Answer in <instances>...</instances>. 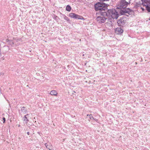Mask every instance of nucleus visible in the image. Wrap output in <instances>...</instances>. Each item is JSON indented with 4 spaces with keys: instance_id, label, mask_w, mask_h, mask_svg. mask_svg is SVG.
I'll list each match as a JSON object with an SVG mask.
<instances>
[{
    "instance_id": "nucleus-1",
    "label": "nucleus",
    "mask_w": 150,
    "mask_h": 150,
    "mask_svg": "<svg viewBox=\"0 0 150 150\" xmlns=\"http://www.w3.org/2000/svg\"><path fill=\"white\" fill-rule=\"evenodd\" d=\"M107 13L108 17V21L111 22L112 19H117L119 16V13L115 9L107 10Z\"/></svg>"
},
{
    "instance_id": "nucleus-2",
    "label": "nucleus",
    "mask_w": 150,
    "mask_h": 150,
    "mask_svg": "<svg viewBox=\"0 0 150 150\" xmlns=\"http://www.w3.org/2000/svg\"><path fill=\"white\" fill-rule=\"evenodd\" d=\"M108 5L103 2H98L94 5L95 10L96 11H100V12L105 11L108 10L107 7Z\"/></svg>"
},
{
    "instance_id": "nucleus-3",
    "label": "nucleus",
    "mask_w": 150,
    "mask_h": 150,
    "mask_svg": "<svg viewBox=\"0 0 150 150\" xmlns=\"http://www.w3.org/2000/svg\"><path fill=\"white\" fill-rule=\"evenodd\" d=\"M100 16H98L96 19L97 21L99 23H104L106 20H108V17L106 11L100 12Z\"/></svg>"
},
{
    "instance_id": "nucleus-4",
    "label": "nucleus",
    "mask_w": 150,
    "mask_h": 150,
    "mask_svg": "<svg viewBox=\"0 0 150 150\" xmlns=\"http://www.w3.org/2000/svg\"><path fill=\"white\" fill-rule=\"evenodd\" d=\"M119 15H125L127 16H129V15H131L134 11L129 8H119Z\"/></svg>"
},
{
    "instance_id": "nucleus-5",
    "label": "nucleus",
    "mask_w": 150,
    "mask_h": 150,
    "mask_svg": "<svg viewBox=\"0 0 150 150\" xmlns=\"http://www.w3.org/2000/svg\"><path fill=\"white\" fill-rule=\"evenodd\" d=\"M127 19V17L125 16L120 18V19L117 21L118 25L119 26L123 27L126 23Z\"/></svg>"
},
{
    "instance_id": "nucleus-6",
    "label": "nucleus",
    "mask_w": 150,
    "mask_h": 150,
    "mask_svg": "<svg viewBox=\"0 0 150 150\" xmlns=\"http://www.w3.org/2000/svg\"><path fill=\"white\" fill-rule=\"evenodd\" d=\"M129 4V3L126 1L125 0H121L118 5V7L116 8H126V7Z\"/></svg>"
},
{
    "instance_id": "nucleus-7",
    "label": "nucleus",
    "mask_w": 150,
    "mask_h": 150,
    "mask_svg": "<svg viewBox=\"0 0 150 150\" xmlns=\"http://www.w3.org/2000/svg\"><path fill=\"white\" fill-rule=\"evenodd\" d=\"M123 31V30L121 28H117L115 29V33L117 35H121Z\"/></svg>"
},
{
    "instance_id": "nucleus-8",
    "label": "nucleus",
    "mask_w": 150,
    "mask_h": 150,
    "mask_svg": "<svg viewBox=\"0 0 150 150\" xmlns=\"http://www.w3.org/2000/svg\"><path fill=\"white\" fill-rule=\"evenodd\" d=\"M2 50L3 51V52L4 53H6V52H8L9 50V48L8 46H4L3 47Z\"/></svg>"
},
{
    "instance_id": "nucleus-9",
    "label": "nucleus",
    "mask_w": 150,
    "mask_h": 150,
    "mask_svg": "<svg viewBox=\"0 0 150 150\" xmlns=\"http://www.w3.org/2000/svg\"><path fill=\"white\" fill-rule=\"evenodd\" d=\"M6 42L7 43V44L11 45V46L13 47L14 45V42L12 40H10L8 39H7L6 40Z\"/></svg>"
},
{
    "instance_id": "nucleus-10",
    "label": "nucleus",
    "mask_w": 150,
    "mask_h": 150,
    "mask_svg": "<svg viewBox=\"0 0 150 150\" xmlns=\"http://www.w3.org/2000/svg\"><path fill=\"white\" fill-rule=\"evenodd\" d=\"M77 14L75 13H70L69 14V16L71 18L76 19Z\"/></svg>"
},
{
    "instance_id": "nucleus-11",
    "label": "nucleus",
    "mask_w": 150,
    "mask_h": 150,
    "mask_svg": "<svg viewBox=\"0 0 150 150\" xmlns=\"http://www.w3.org/2000/svg\"><path fill=\"white\" fill-rule=\"evenodd\" d=\"M21 112L24 114H25L27 112V109L25 107H23L21 108Z\"/></svg>"
},
{
    "instance_id": "nucleus-12",
    "label": "nucleus",
    "mask_w": 150,
    "mask_h": 150,
    "mask_svg": "<svg viewBox=\"0 0 150 150\" xmlns=\"http://www.w3.org/2000/svg\"><path fill=\"white\" fill-rule=\"evenodd\" d=\"M23 119L24 121H25L26 124H27L29 121L28 118L26 117V116H24V117L23 118Z\"/></svg>"
},
{
    "instance_id": "nucleus-13",
    "label": "nucleus",
    "mask_w": 150,
    "mask_h": 150,
    "mask_svg": "<svg viewBox=\"0 0 150 150\" xmlns=\"http://www.w3.org/2000/svg\"><path fill=\"white\" fill-rule=\"evenodd\" d=\"M50 94L52 95L56 96L57 93L56 91L53 90L50 92Z\"/></svg>"
},
{
    "instance_id": "nucleus-14",
    "label": "nucleus",
    "mask_w": 150,
    "mask_h": 150,
    "mask_svg": "<svg viewBox=\"0 0 150 150\" xmlns=\"http://www.w3.org/2000/svg\"><path fill=\"white\" fill-rule=\"evenodd\" d=\"M71 8L69 5H67L66 7V10L68 11H70L71 10Z\"/></svg>"
},
{
    "instance_id": "nucleus-15",
    "label": "nucleus",
    "mask_w": 150,
    "mask_h": 150,
    "mask_svg": "<svg viewBox=\"0 0 150 150\" xmlns=\"http://www.w3.org/2000/svg\"><path fill=\"white\" fill-rule=\"evenodd\" d=\"M143 5L146 6V9L147 10L148 12H150V6L147 5Z\"/></svg>"
},
{
    "instance_id": "nucleus-16",
    "label": "nucleus",
    "mask_w": 150,
    "mask_h": 150,
    "mask_svg": "<svg viewBox=\"0 0 150 150\" xmlns=\"http://www.w3.org/2000/svg\"><path fill=\"white\" fill-rule=\"evenodd\" d=\"M83 19V18L82 16L77 14L76 19L82 20Z\"/></svg>"
},
{
    "instance_id": "nucleus-17",
    "label": "nucleus",
    "mask_w": 150,
    "mask_h": 150,
    "mask_svg": "<svg viewBox=\"0 0 150 150\" xmlns=\"http://www.w3.org/2000/svg\"><path fill=\"white\" fill-rule=\"evenodd\" d=\"M45 146L46 147V148L48 149L49 150H51L50 147L51 146H50V144L49 145H48L47 143H45Z\"/></svg>"
},
{
    "instance_id": "nucleus-18",
    "label": "nucleus",
    "mask_w": 150,
    "mask_h": 150,
    "mask_svg": "<svg viewBox=\"0 0 150 150\" xmlns=\"http://www.w3.org/2000/svg\"><path fill=\"white\" fill-rule=\"evenodd\" d=\"M63 16H64V19L67 21H69L70 19H69L67 16H66L65 15H63Z\"/></svg>"
},
{
    "instance_id": "nucleus-19",
    "label": "nucleus",
    "mask_w": 150,
    "mask_h": 150,
    "mask_svg": "<svg viewBox=\"0 0 150 150\" xmlns=\"http://www.w3.org/2000/svg\"><path fill=\"white\" fill-rule=\"evenodd\" d=\"M87 116H89L90 119L93 120H94V118L92 116V114H90V115L88 114Z\"/></svg>"
},
{
    "instance_id": "nucleus-20",
    "label": "nucleus",
    "mask_w": 150,
    "mask_h": 150,
    "mask_svg": "<svg viewBox=\"0 0 150 150\" xmlns=\"http://www.w3.org/2000/svg\"><path fill=\"white\" fill-rule=\"evenodd\" d=\"M53 18L55 20L57 21H58V19H59V18L58 16H57L55 15H54L53 16Z\"/></svg>"
},
{
    "instance_id": "nucleus-21",
    "label": "nucleus",
    "mask_w": 150,
    "mask_h": 150,
    "mask_svg": "<svg viewBox=\"0 0 150 150\" xmlns=\"http://www.w3.org/2000/svg\"><path fill=\"white\" fill-rule=\"evenodd\" d=\"M3 123H4L6 121V119L4 117L3 118Z\"/></svg>"
},
{
    "instance_id": "nucleus-22",
    "label": "nucleus",
    "mask_w": 150,
    "mask_h": 150,
    "mask_svg": "<svg viewBox=\"0 0 150 150\" xmlns=\"http://www.w3.org/2000/svg\"><path fill=\"white\" fill-rule=\"evenodd\" d=\"M144 2H147L149 1H150V0H144Z\"/></svg>"
},
{
    "instance_id": "nucleus-23",
    "label": "nucleus",
    "mask_w": 150,
    "mask_h": 150,
    "mask_svg": "<svg viewBox=\"0 0 150 150\" xmlns=\"http://www.w3.org/2000/svg\"><path fill=\"white\" fill-rule=\"evenodd\" d=\"M28 115H29V114H27L26 115H25V116H26V117H27L28 118Z\"/></svg>"
},
{
    "instance_id": "nucleus-24",
    "label": "nucleus",
    "mask_w": 150,
    "mask_h": 150,
    "mask_svg": "<svg viewBox=\"0 0 150 150\" xmlns=\"http://www.w3.org/2000/svg\"><path fill=\"white\" fill-rule=\"evenodd\" d=\"M141 8L142 10L143 11H144V8L143 7H141Z\"/></svg>"
},
{
    "instance_id": "nucleus-25",
    "label": "nucleus",
    "mask_w": 150,
    "mask_h": 150,
    "mask_svg": "<svg viewBox=\"0 0 150 150\" xmlns=\"http://www.w3.org/2000/svg\"><path fill=\"white\" fill-rule=\"evenodd\" d=\"M95 120L96 122H97L98 121V120L97 119H95V118H94V120Z\"/></svg>"
},
{
    "instance_id": "nucleus-26",
    "label": "nucleus",
    "mask_w": 150,
    "mask_h": 150,
    "mask_svg": "<svg viewBox=\"0 0 150 150\" xmlns=\"http://www.w3.org/2000/svg\"><path fill=\"white\" fill-rule=\"evenodd\" d=\"M27 133L28 135H29L30 133L29 132H28Z\"/></svg>"
},
{
    "instance_id": "nucleus-27",
    "label": "nucleus",
    "mask_w": 150,
    "mask_h": 150,
    "mask_svg": "<svg viewBox=\"0 0 150 150\" xmlns=\"http://www.w3.org/2000/svg\"><path fill=\"white\" fill-rule=\"evenodd\" d=\"M20 125H19L18 127H20Z\"/></svg>"
}]
</instances>
